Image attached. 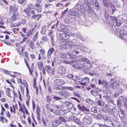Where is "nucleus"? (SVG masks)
I'll return each instance as SVG.
<instances>
[{"label": "nucleus", "instance_id": "e433bc0d", "mask_svg": "<svg viewBox=\"0 0 127 127\" xmlns=\"http://www.w3.org/2000/svg\"><path fill=\"white\" fill-rule=\"evenodd\" d=\"M56 121H58L57 122H59V123L61 122H65L66 121L65 118L62 117H59L57 118Z\"/></svg>", "mask_w": 127, "mask_h": 127}, {"label": "nucleus", "instance_id": "a211bd4d", "mask_svg": "<svg viewBox=\"0 0 127 127\" xmlns=\"http://www.w3.org/2000/svg\"><path fill=\"white\" fill-rule=\"evenodd\" d=\"M13 91L9 88H7L5 91L6 95L10 98H12V93Z\"/></svg>", "mask_w": 127, "mask_h": 127}, {"label": "nucleus", "instance_id": "b1692460", "mask_svg": "<svg viewBox=\"0 0 127 127\" xmlns=\"http://www.w3.org/2000/svg\"><path fill=\"white\" fill-rule=\"evenodd\" d=\"M66 48L65 49H71L73 46L71 42L68 41L66 42Z\"/></svg>", "mask_w": 127, "mask_h": 127}, {"label": "nucleus", "instance_id": "a19ab883", "mask_svg": "<svg viewBox=\"0 0 127 127\" xmlns=\"http://www.w3.org/2000/svg\"><path fill=\"white\" fill-rule=\"evenodd\" d=\"M56 6L58 9H62L64 7V5L63 4L60 3H58L56 4Z\"/></svg>", "mask_w": 127, "mask_h": 127}, {"label": "nucleus", "instance_id": "393cba45", "mask_svg": "<svg viewBox=\"0 0 127 127\" xmlns=\"http://www.w3.org/2000/svg\"><path fill=\"white\" fill-rule=\"evenodd\" d=\"M55 51L53 48H51L49 49L48 50L47 52V58L49 59L51 57V56L52 54L53 53L54 51Z\"/></svg>", "mask_w": 127, "mask_h": 127}, {"label": "nucleus", "instance_id": "c85d7f7f", "mask_svg": "<svg viewBox=\"0 0 127 127\" xmlns=\"http://www.w3.org/2000/svg\"><path fill=\"white\" fill-rule=\"evenodd\" d=\"M118 85L119 84L116 81H115L110 84V87L113 89H114L117 87L118 86Z\"/></svg>", "mask_w": 127, "mask_h": 127}, {"label": "nucleus", "instance_id": "774afa93", "mask_svg": "<svg viewBox=\"0 0 127 127\" xmlns=\"http://www.w3.org/2000/svg\"><path fill=\"white\" fill-rule=\"evenodd\" d=\"M111 19L113 22H116L117 20L116 17L112 16L111 17Z\"/></svg>", "mask_w": 127, "mask_h": 127}, {"label": "nucleus", "instance_id": "20e7f679", "mask_svg": "<svg viewBox=\"0 0 127 127\" xmlns=\"http://www.w3.org/2000/svg\"><path fill=\"white\" fill-rule=\"evenodd\" d=\"M60 31L65 33L71 35V31L68 29V27L63 24H61L60 26Z\"/></svg>", "mask_w": 127, "mask_h": 127}, {"label": "nucleus", "instance_id": "a18cd8bd", "mask_svg": "<svg viewBox=\"0 0 127 127\" xmlns=\"http://www.w3.org/2000/svg\"><path fill=\"white\" fill-rule=\"evenodd\" d=\"M20 26H21V24L23 25H25L26 23V20L25 19H21V22H19Z\"/></svg>", "mask_w": 127, "mask_h": 127}, {"label": "nucleus", "instance_id": "c756f323", "mask_svg": "<svg viewBox=\"0 0 127 127\" xmlns=\"http://www.w3.org/2000/svg\"><path fill=\"white\" fill-rule=\"evenodd\" d=\"M31 99L30 95H28L27 96V98L25 99L26 104L27 107L30 106V101Z\"/></svg>", "mask_w": 127, "mask_h": 127}, {"label": "nucleus", "instance_id": "2f4dec72", "mask_svg": "<svg viewBox=\"0 0 127 127\" xmlns=\"http://www.w3.org/2000/svg\"><path fill=\"white\" fill-rule=\"evenodd\" d=\"M10 112L12 113H13L15 114L16 113V109L15 105H14L10 106Z\"/></svg>", "mask_w": 127, "mask_h": 127}, {"label": "nucleus", "instance_id": "cd10ccee", "mask_svg": "<svg viewBox=\"0 0 127 127\" xmlns=\"http://www.w3.org/2000/svg\"><path fill=\"white\" fill-rule=\"evenodd\" d=\"M124 99V97L123 96H121L117 100V103L119 107H121L122 105V103L123 100Z\"/></svg>", "mask_w": 127, "mask_h": 127}, {"label": "nucleus", "instance_id": "49530a36", "mask_svg": "<svg viewBox=\"0 0 127 127\" xmlns=\"http://www.w3.org/2000/svg\"><path fill=\"white\" fill-rule=\"evenodd\" d=\"M39 32L37 31L33 38L32 40L34 42H35L38 38V36Z\"/></svg>", "mask_w": 127, "mask_h": 127}, {"label": "nucleus", "instance_id": "4d7b16f0", "mask_svg": "<svg viewBox=\"0 0 127 127\" xmlns=\"http://www.w3.org/2000/svg\"><path fill=\"white\" fill-rule=\"evenodd\" d=\"M102 1L105 6L107 7L109 6V3L107 0H102Z\"/></svg>", "mask_w": 127, "mask_h": 127}, {"label": "nucleus", "instance_id": "412c9836", "mask_svg": "<svg viewBox=\"0 0 127 127\" xmlns=\"http://www.w3.org/2000/svg\"><path fill=\"white\" fill-rule=\"evenodd\" d=\"M34 9L39 13L42 11V7L40 4H35L34 5Z\"/></svg>", "mask_w": 127, "mask_h": 127}, {"label": "nucleus", "instance_id": "dca6fc26", "mask_svg": "<svg viewBox=\"0 0 127 127\" xmlns=\"http://www.w3.org/2000/svg\"><path fill=\"white\" fill-rule=\"evenodd\" d=\"M37 27V25H35L34 27L31 29L28 30L26 34V35L27 36L29 37L32 35L33 34V32Z\"/></svg>", "mask_w": 127, "mask_h": 127}, {"label": "nucleus", "instance_id": "aec40b11", "mask_svg": "<svg viewBox=\"0 0 127 127\" xmlns=\"http://www.w3.org/2000/svg\"><path fill=\"white\" fill-rule=\"evenodd\" d=\"M65 72V69L63 66H61L58 68V73L60 74H64Z\"/></svg>", "mask_w": 127, "mask_h": 127}, {"label": "nucleus", "instance_id": "1a4fd4ad", "mask_svg": "<svg viewBox=\"0 0 127 127\" xmlns=\"http://www.w3.org/2000/svg\"><path fill=\"white\" fill-rule=\"evenodd\" d=\"M58 94L60 96H64L66 97L69 96L70 94L67 90H64L60 91Z\"/></svg>", "mask_w": 127, "mask_h": 127}, {"label": "nucleus", "instance_id": "bb28decb", "mask_svg": "<svg viewBox=\"0 0 127 127\" xmlns=\"http://www.w3.org/2000/svg\"><path fill=\"white\" fill-rule=\"evenodd\" d=\"M9 11H10L11 12L12 11L13 13L16 12L18 9V8H16L15 5L13 6L11 5H10L9 6Z\"/></svg>", "mask_w": 127, "mask_h": 127}, {"label": "nucleus", "instance_id": "423d86ee", "mask_svg": "<svg viewBox=\"0 0 127 127\" xmlns=\"http://www.w3.org/2000/svg\"><path fill=\"white\" fill-rule=\"evenodd\" d=\"M77 13L73 11H71L70 14L68 15L67 18L70 21H73L75 19V16H76Z\"/></svg>", "mask_w": 127, "mask_h": 127}, {"label": "nucleus", "instance_id": "de8ad7c7", "mask_svg": "<svg viewBox=\"0 0 127 127\" xmlns=\"http://www.w3.org/2000/svg\"><path fill=\"white\" fill-rule=\"evenodd\" d=\"M62 89H65L67 90H68L71 91H72L73 89L71 87H68V86H61V87Z\"/></svg>", "mask_w": 127, "mask_h": 127}, {"label": "nucleus", "instance_id": "0eeeda50", "mask_svg": "<svg viewBox=\"0 0 127 127\" xmlns=\"http://www.w3.org/2000/svg\"><path fill=\"white\" fill-rule=\"evenodd\" d=\"M41 112V109H40L39 106L38 105L36 106V113L37 114V119L38 120V122L39 123H41L42 122L40 118V114Z\"/></svg>", "mask_w": 127, "mask_h": 127}, {"label": "nucleus", "instance_id": "7c9ffc66", "mask_svg": "<svg viewBox=\"0 0 127 127\" xmlns=\"http://www.w3.org/2000/svg\"><path fill=\"white\" fill-rule=\"evenodd\" d=\"M27 121L29 123V125L30 126L31 124H32V126L33 127H36L35 125V123L34 122H32V120L30 117L29 116H28L27 118Z\"/></svg>", "mask_w": 127, "mask_h": 127}, {"label": "nucleus", "instance_id": "09e8293b", "mask_svg": "<svg viewBox=\"0 0 127 127\" xmlns=\"http://www.w3.org/2000/svg\"><path fill=\"white\" fill-rule=\"evenodd\" d=\"M13 20L11 18H8L6 21V23L7 24H11L13 23Z\"/></svg>", "mask_w": 127, "mask_h": 127}, {"label": "nucleus", "instance_id": "4c0bfd02", "mask_svg": "<svg viewBox=\"0 0 127 127\" xmlns=\"http://www.w3.org/2000/svg\"><path fill=\"white\" fill-rule=\"evenodd\" d=\"M4 120H5V122L6 123H7L8 121V120L6 119L5 117L3 116H0V122H2V123H3L4 122Z\"/></svg>", "mask_w": 127, "mask_h": 127}, {"label": "nucleus", "instance_id": "a878e982", "mask_svg": "<svg viewBox=\"0 0 127 127\" xmlns=\"http://www.w3.org/2000/svg\"><path fill=\"white\" fill-rule=\"evenodd\" d=\"M42 16V15L41 14H34L32 15V19H36V20L37 21H39L41 19Z\"/></svg>", "mask_w": 127, "mask_h": 127}, {"label": "nucleus", "instance_id": "37998d69", "mask_svg": "<svg viewBox=\"0 0 127 127\" xmlns=\"http://www.w3.org/2000/svg\"><path fill=\"white\" fill-rule=\"evenodd\" d=\"M45 69L47 72L48 73H50V71L52 69L51 67H50L49 65H46L45 67Z\"/></svg>", "mask_w": 127, "mask_h": 127}, {"label": "nucleus", "instance_id": "5fc2aeb1", "mask_svg": "<svg viewBox=\"0 0 127 127\" xmlns=\"http://www.w3.org/2000/svg\"><path fill=\"white\" fill-rule=\"evenodd\" d=\"M106 81L104 80L101 81L100 79L98 80V84L99 85H104Z\"/></svg>", "mask_w": 127, "mask_h": 127}, {"label": "nucleus", "instance_id": "79ce46f5", "mask_svg": "<svg viewBox=\"0 0 127 127\" xmlns=\"http://www.w3.org/2000/svg\"><path fill=\"white\" fill-rule=\"evenodd\" d=\"M14 74H10L9 75L10 77H12V78H15V77L17 76L18 75L20 76L21 74L20 73H17L16 72H13Z\"/></svg>", "mask_w": 127, "mask_h": 127}, {"label": "nucleus", "instance_id": "c9c22d12", "mask_svg": "<svg viewBox=\"0 0 127 127\" xmlns=\"http://www.w3.org/2000/svg\"><path fill=\"white\" fill-rule=\"evenodd\" d=\"M29 45L31 49L32 50L34 49L35 47V43L32 40H31L30 41Z\"/></svg>", "mask_w": 127, "mask_h": 127}, {"label": "nucleus", "instance_id": "4468645a", "mask_svg": "<svg viewBox=\"0 0 127 127\" xmlns=\"http://www.w3.org/2000/svg\"><path fill=\"white\" fill-rule=\"evenodd\" d=\"M36 78L35 77L33 79V80L32 86L33 88L35 89L36 91V94L38 95V93H39V89L38 87L37 86V84L36 82Z\"/></svg>", "mask_w": 127, "mask_h": 127}, {"label": "nucleus", "instance_id": "39448f33", "mask_svg": "<svg viewBox=\"0 0 127 127\" xmlns=\"http://www.w3.org/2000/svg\"><path fill=\"white\" fill-rule=\"evenodd\" d=\"M83 122L86 125H89L91 124L92 122L91 117L88 115L85 116L82 119Z\"/></svg>", "mask_w": 127, "mask_h": 127}, {"label": "nucleus", "instance_id": "f3484780", "mask_svg": "<svg viewBox=\"0 0 127 127\" xmlns=\"http://www.w3.org/2000/svg\"><path fill=\"white\" fill-rule=\"evenodd\" d=\"M79 53L78 51H76L75 49H73L71 53H68V54H69L70 56V58L73 59L74 58V56H75L77 54Z\"/></svg>", "mask_w": 127, "mask_h": 127}, {"label": "nucleus", "instance_id": "8fccbe9b", "mask_svg": "<svg viewBox=\"0 0 127 127\" xmlns=\"http://www.w3.org/2000/svg\"><path fill=\"white\" fill-rule=\"evenodd\" d=\"M86 101L90 105H92L94 103V102L90 99L88 98L86 99Z\"/></svg>", "mask_w": 127, "mask_h": 127}, {"label": "nucleus", "instance_id": "052dcab7", "mask_svg": "<svg viewBox=\"0 0 127 127\" xmlns=\"http://www.w3.org/2000/svg\"><path fill=\"white\" fill-rule=\"evenodd\" d=\"M23 41L27 43H28L30 41V39H28L27 37H24L23 39Z\"/></svg>", "mask_w": 127, "mask_h": 127}, {"label": "nucleus", "instance_id": "4be33fe9", "mask_svg": "<svg viewBox=\"0 0 127 127\" xmlns=\"http://www.w3.org/2000/svg\"><path fill=\"white\" fill-rule=\"evenodd\" d=\"M11 18H12L14 21H16L17 19L19 18V16L18 13H13Z\"/></svg>", "mask_w": 127, "mask_h": 127}, {"label": "nucleus", "instance_id": "f8f14e48", "mask_svg": "<svg viewBox=\"0 0 127 127\" xmlns=\"http://www.w3.org/2000/svg\"><path fill=\"white\" fill-rule=\"evenodd\" d=\"M51 106V105L50 104H46V108L48 110L52 112L55 114H58V111L55 110L52 108Z\"/></svg>", "mask_w": 127, "mask_h": 127}, {"label": "nucleus", "instance_id": "13d9d810", "mask_svg": "<svg viewBox=\"0 0 127 127\" xmlns=\"http://www.w3.org/2000/svg\"><path fill=\"white\" fill-rule=\"evenodd\" d=\"M32 110L33 111H34L36 105L35 104V102L33 100H32Z\"/></svg>", "mask_w": 127, "mask_h": 127}, {"label": "nucleus", "instance_id": "9d476101", "mask_svg": "<svg viewBox=\"0 0 127 127\" xmlns=\"http://www.w3.org/2000/svg\"><path fill=\"white\" fill-rule=\"evenodd\" d=\"M18 92L19 95L18 96L17 94L13 91V101L14 102H15V100H17L18 98L19 100H20V101H22L21 94L19 91H18Z\"/></svg>", "mask_w": 127, "mask_h": 127}, {"label": "nucleus", "instance_id": "6ab92c4d", "mask_svg": "<svg viewBox=\"0 0 127 127\" xmlns=\"http://www.w3.org/2000/svg\"><path fill=\"white\" fill-rule=\"evenodd\" d=\"M17 80L19 82H20L21 84L23 85L26 87H28L29 86L26 81L24 79L23 80L21 78H17Z\"/></svg>", "mask_w": 127, "mask_h": 127}, {"label": "nucleus", "instance_id": "f257e3e1", "mask_svg": "<svg viewBox=\"0 0 127 127\" xmlns=\"http://www.w3.org/2000/svg\"><path fill=\"white\" fill-rule=\"evenodd\" d=\"M18 103L19 112L23 114V117L24 119H25L26 117V115L30 116V113L24 103L22 104L19 102H18Z\"/></svg>", "mask_w": 127, "mask_h": 127}, {"label": "nucleus", "instance_id": "ddd939ff", "mask_svg": "<svg viewBox=\"0 0 127 127\" xmlns=\"http://www.w3.org/2000/svg\"><path fill=\"white\" fill-rule=\"evenodd\" d=\"M90 81L88 78L87 77H85L81 79L80 83L82 85L85 86L87 83L89 82Z\"/></svg>", "mask_w": 127, "mask_h": 127}, {"label": "nucleus", "instance_id": "bf43d9fd", "mask_svg": "<svg viewBox=\"0 0 127 127\" xmlns=\"http://www.w3.org/2000/svg\"><path fill=\"white\" fill-rule=\"evenodd\" d=\"M5 81L6 83L9 84V85L10 86L12 87L14 89V88L12 84V83L10 82L9 80L6 79L5 80Z\"/></svg>", "mask_w": 127, "mask_h": 127}, {"label": "nucleus", "instance_id": "f704fd0d", "mask_svg": "<svg viewBox=\"0 0 127 127\" xmlns=\"http://www.w3.org/2000/svg\"><path fill=\"white\" fill-rule=\"evenodd\" d=\"M53 6V5L52 4L48 3H45L44 4V7L45 8L50 9L52 8Z\"/></svg>", "mask_w": 127, "mask_h": 127}, {"label": "nucleus", "instance_id": "9b49d317", "mask_svg": "<svg viewBox=\"0 0 127 127\" xmlns=\"http://www.w3.org/2000/svg\"><path fill=\"white\" fill-rule=\"evenodd\" d=\"M70 35L64 33H60L59 35L61 39L65 41L69 38V35Z\"/></svg>", "mask_w": 127, "mask_h": 127}, {"label": "nucleus", "instance_id": "c03bdc74", "mask_svg": "<svg viewBox=\"0 0 127 127\" xmlns=\"http://www.w3.org/2000/svg\"><path fill=\"white\" fill-rule=\"evenodd\" d=\"M57 119L55 120V121H53L52 122V126L53 127H56L58 126L59 124V122H57Z\"/></svg>", "mask_w": 127, "mask_h": 127}, {"label": "nucleus", "instance_id": "3c124183", "mask_svg": "<svg viewBox=\"0 0 127 127\" xmlns=\"http://www.w3.org/2000/svg\"><path fill=\"white\" fill-rule=\"evenodd\" d=\"M61 87L60 86H56L54 85L53 87V89L55 91H59L62 90V88H60Z\"/></svg>", "mask_w": 127, "mask_h": 127}, {"label": "nucleus", "instance_id": "ea45409f", "mask_svg": "<svg viewBox=\"0 0 127 127\" xmlns=\"http://www.w3.org/2000/svg\"><path fill=\"white\" fill-rule=\"evenodd\" d=\"M37 65L38 69L40 70H41L43 66V63L42 62L40 61L38 62Z\"/></svg>", "mask_w": 127, "mask_h": 127}, {"label": "nucleus", "instance_id": "7ed1b4c3", "mask_svg": "<svg viewBox=\"0 0 127 127\" xmlns=\"http://www.w3.org/2000/svg\"><path fill=\"white\" fill-rule=\"evenodd\" d=\"M78 61L83 63V69L84 68H90L91 67V64L90 63L89 60L86 58H83L78 59Z\"/></svg>", "mask_w": 127, "mask_h": 127}, {"label": "nucleus", "instance_id": "5701e85b", "mask_svg": "<svg viewBox=\"0 0 127 127\" xmlns=\"http://www.w3.org/2000/svg\"><path fill=\"white\" fill-rule=\"evenodd\" d=\"M66 42L65 41L61 42L60 43L59 48L61 49H65L66 48Z\"/></svg>", "mask_w": 127, "mask_h": 127}, {"label": "nucleus", "instance_id": "72a5a7b5", "mask_svg": "<svg viewBox=\"0 0 127 127\" xmlns=\"http://www.w3.org/2000/svg\"><path fill=\"white\" fill-rule=\"evenodd\" d=\"M64 104L65 106L68 109H71L73 107V104L71 102H67L65 103Z\"/></svg>", "mask_w": 127, "mask_h": 127}, {"label": "nucleus", "instance_id": "0e129e2a", "mask_svg": "<svg viewBox=\"0 0 127 127\" xmlns=\"http://www.w3.org/2000/svg\"><path fill=\"white\" fill-rule=\"evenodd\" d=\"M55 73V69L54 68L52 69L50 71V73H48L49 74L54 75Z\"/></svg>", "mask_w": 127, "mask_h": 127}, {"label": "nucleus", "instance_id": "864d4df0", "mask_svg": "<svg viewBox=\"0 0 127 127\" xmlns=\"http://www.w3.org/2000/svg\"><path fill=\"white\" fill-rule=\"evenodd\" d=\"M46 100L48 103H50L51 101V98L49 95H46Z\"/></svg>", "mask_w": 127, "mask_h": 127}, {"label": "nucleus", "instance_id": "2eb2a0df", "mask_svg": "<svg viewBox=\"0 0 127 127\" xmlns=\"http://www.w3.org/2000/svg\"><path fill=\"white\" fill-rule=\"evenodd\" d=\"M79 63H75L72 65L73 67L75 68L79 69H83V63L81 62H79Z\"/></svg>", "mask_w": 127, "mask_h": 127}, {"label": "nucleus", "instance_id": "58836bf2", "mask_svg": "<svg viewBox=\"0 0 127 127\" xmlns=\"http://www.w3.org/2000/svg\"><path fill=\"white\" fill-rule=\"evenodd\" d=\"M23 11L26 13L27 15H29L31 12L30 8L27 7L24 9L23 10Z\"/></svg>", "mask_w": 127, "mask_h": 127}, {"label": "nucleus", "instance_id": "603ef678", "mask_svg": "<svg viewBox=\"0 0 127 127\" xmlns=\"http://www.w3.org/2000/svg\"><path fill=\"white\" fill-rule=\"evenodd\" d=\"M20 26L19 22L16 23H14L11 24V27H18Z\"/></svg>", "mask_w": 127, "mask_h": 127}, {"label": "nucleus", "instance_id": "338daca9", "mask_svg": "<svg viewBox=\"0 0 127 127\" xmlns=\"http://www.w3.org/2000/svg\"><path fill=\"white\" fill-rule=\"evenodd\" d=\"M41 39L42 41L44 42H45L47 41V38L45 36H43L41 38Z\"/></svg>", "mask_w": 127, "mask_h": 127}, {"label": "nucleus", "instance_id": "f03ea898", "mask_svg": "<svg viewBox=\"0 0 127 127\" xmlns=\"http://www.w3.org/2000/svg\"><path fill=\"white\" fill-rule=\"evenodd\" d=\"M24 60L25 63L29 70V74L32 76V77L34 76V78L35 77H36L38 76V74L36 71H34V68L32 67V65H33L34 63L32 64L31 67V68L30 65L27 62L26 59L25 58Z\"/></svg>", "mask_w": 127, "mask_h": 127}, {"label": "nucleus", "instance_id": "6e6d98bb", "mask_svg": "<svg viewBox=\"0 0 127 127\" xmlns=\"http://www.w3.org/2000/svg\"><path fill=\"white\" fill-rule=\"evenodd\" d=\"M90 92L92 95L95 96L97 95L98 93V92L95 90H91Z\"/></svg>", "mask_w": 127, "mask_h": 127}, {"label": "nucleus", "instance_id": "680f3d73", "mask_svg": "<svg viewBox=\"0 0 127 127\" xmlns=\"http://www.w3.org/2000/svg\"><path fill=\"white\" fill-rule=\"evenodd\" d=\"M19 28H14L12 30V31L15 34L17 33L19 31Z\"/></svg>", "mask_w": 127, "mask_h": 127}, {"label": "nucleus", "instance_id": "473e14b6", "mask_svg": "<svg viewBox=\"0 0 127 127\" xmlns=\"http://www.w3.org/2000/svg\"><path fill=\"white\" fill-rule=\"evenodd\" d=\"M4 24V22L3 21L2 17L0 15V28L5 29V27L3 26Z\"/></svg>", "mask_w": 127, "mask_h": 127}, {"label": "nucleus", "instance_id": "69168bd1", "mask_svg": "<svg viewBox=\"0 0 127 127\" xmlns=\"http://www.w3.org/2000/svg\"><path fill=\"white\" fill-rule=\"evenodd\" d=\"M4 95V91L3 90H0V98L3 97Z\"/></svg>", "mask_w": 127, "mask_h": 127}, {"label": "nucleus", "instance_id": "6e6552de", "mask_svg": "<svg viewBox=\"0 0 127 127\" xmlns=\"http://www.w3.org/2000/svg\"><path fill=\"white\" fill-rule=\"evenodd\" d=\"M65 82V81L62 79H56L54 81V85L61 86L64 85Z\"/></svg>", "mask_w": 127, "mask_h": 127}, {"label": "nucleus", "instance_id": "e2e57ef3", "mask_svg": "<svg viewBox=\"0 0 127 127\" xmlns=\"http://www.w3.org/2000/svg\"><path fill=\"white\" fill-rule=\"evenodd\" d=\"M6 115L7 117L9 118L10 120L11 119V117H12V115L9 112H7L6 113Z\"/></svg>", "mask_w": 127, "mask_h": 127}]
</instances>
